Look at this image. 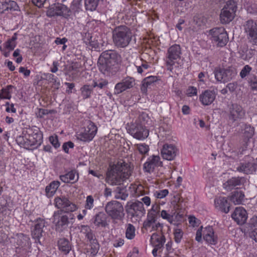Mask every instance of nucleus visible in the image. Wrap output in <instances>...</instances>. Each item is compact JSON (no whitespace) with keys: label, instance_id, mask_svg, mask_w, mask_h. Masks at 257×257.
Instances as JSON below:
<instances>
[{"label":"nucleus","instance_id":"f257e3e1","mask_svg":"<svg viewBox=\"0 0 257 257\" xmlns=\"http://www.w3.org/2000/svg\"><path fill=\"white\" fill-rule=\"evenodd\" d=\"M131 175L130 165L123 161L110 165L106 172V182L110 185H119Z\"/></svg>","mask_w":257,"mask_h":257},{"label":"nucleus","instance_id":"f03ea898","mask_svg":"<svg viewBox=\"0 0 257 257\" xmlns=\"http://www.w3.org/2000/svg\"><path fill=\"white\" fill-rule=\"evenodd\" d=\"M120 61V55L114 50H108L103 52L98 60V67L104 74L113 75L118 70V63Z\"/></svg>","mask_w":257,"mask_h":257},{"label":"nucleus","instance_id":"7ed1b4c3","mask_svg":"<svg viewBox=\"0 0 257 257\" xmlns=\"http://www.w3.org/2000/svg\"><path fill=\"white\" fill-rule=\"evenodd\" d=\"M133 33L128 27L120 25L114 27L112 31V38L114 45L117 48L127 47L131 42Z\"/></svg>","mask_w":257,"mask_h":257},{"label":"nucleus","instance_id":"20e7f679","mask_svg":"<svg viewBox=\"0 0 257 257\" xmlns=\"http://www.w3.org/2000/svg\"><path fill=\"white\" fill-rule=\"evenodd\" d=\"M104 209L113 223H116L124 219L125 213L121 203L116 200L110 201L106 203Z\"/></svg>","mask_w":257,"mask_h":257},{"label":"nucleus","instance_id":"39448f33","mask_svg":"<svg viewBox=\"0 0 257 257\" xmlns=\"http://www.w3.org/2000/svg\"><path fill=\"white\" fill-rule=\"evenodd\" d=\"M227 113V121L230 124L240 121L245 116V110L237 103H231L228 105Z\"/></svg>","mask_w":257,"mask_h":257},{"label":"nucleus","instance_id":"423d86ee","mask_svg":"<svg viewBox=\"0 0 257 257\" xmlns=\"http://www.w3.org/2000/svg\"><path fill=\"white\" fill-rule=\"evenodd\" d=\"M209 35L210 36V39L218 47L225 46L228 41V35L223 27H216L211 29Z\"/></svg>","mask_w":257,"mask_h":257},{"label":"nucleus","instance_id":"0eeeda50","mask_svg":"<svg viewBox=\"0 0 257 257\" xmlns=\"http://www.w3.org/2000/svg\"><path fill=\"white\" fill-rule=\"evenodd\" d=\"M237 10L236 3L233 0L228 1L221 11L220 22L222 24H228L234 18Z\"/></svg>","mask_w":257,"mask_h":257},{"label":"nucleus","instance_id":"6e6552de","mask_svg":"<svg viewBox=\"0 0 257 257\" xmlns=\"http://www.w3.org/2000/svg\"><path fill=\"white\" fill-rule=\"evenodd\" d=\"M97 132V127L94 123L89 121L86 127L76 133V137L78 140L80 141L89 142L94 138Z\"/></svg>","mask_w":257,"mask_h":257},{"label":"nucleus","instance_id":"1a4fd4ad","mask_svg":"<svg viewBox=\"0 0 257 257\" xmlns=\"http://www.w3.org/2000/svg\"><path fill=\"white\" fill-rule=\"evenodd\" d=\"M70 9L61 3H55L50 6L46 12L48 17L60 16L67 19L70 17Z\"/></svg>","mask_w":257,"mask_h":257},{"label":"nucleus","instance_id":"9d476101","mask_svg":"<svg viewBox=\"0 0 257 257\" xmlns=\"http://www.w3.org/2000/svg\"><path fill=\"white\" fill-rule=\"evenodd\" d=\"M181 53V47L179 45L174 44L168 48L166 59V64L168 70L172 71L175 61L180 58Z\"/></svg>","mask_w":257,"mask_h":257},{"label":"nucleus","instance_id":"9b49d317","mask_svg":"<svg viewBox=\"0 0 257 257\" xmlns=\"http://www.w3.org/2000/svg\"><path fill=\"white\" fill-rule=\"evenodd\" d=\"M127 215L131 218H140L146 213L143 203L140 201L128 202L125 206Z\"/></svg>","mask_w":257,"mask_h":257},{"label":"nucleus","instance_id":"f8f14e48","mask_svg":"<svg viewBox=\"0 0 257 257\" xmlns=\"http://www.w3.org/2000/svg\"><path fill=\"white\" fill-rule=\"evenodd\" d=\"M26 135L30 141L31 147L37 148L43 142V134L40 128L36 126H33L27 128Z\"/></svg>","mask_w":257,"mask_h":257},{"label":"nucleus","instance_id":"ddd939ff","mask_svg":"<svg viewBox=\"0 0 257 257\" xmlns=\"http://www.w3.org/2000/svg\"><path fill=\"white\" fill-rule=\"evenodd\" d=\"M127 130L134 138L140 140H144L149 135V131L145 126L135 122L128 125Z\"/></svg>","mask_w":257,"mask_h":257},{"label":"nucleus","instance_id":"4468645a","mask_svg":"<svg viewBox=\"0 0 257 257\" xmlns=\"http://www.w3.org/2000/svg\"><path fill=\"white\" fill-rule=\"evenodd\" d=\"M216 80L219 82L225 83L233 79L237 74L236 69L228 67L226 69H216L214 70Z\"/></svg>","mask_w":257,"mask_h":257},{"label":"nucleus","instance_id":"2eb2a0df","mask_svg":"<svg viewBox=\"0 0 257 257\" xmlns=\"http://www.w3.org/2000/svg\"><path fill=\"white\" fill-rule=\"evenodd\" d=\"M34 223L31 228V236L35 243L41 244L40 239L45 233L43 229L46 226V222L44 219L39 217L34 221Z\"/></svg>","mask_w":257,"mask_h":257},{"label":"nucleus","instance_id":"dca6fc26","mask_svg":"<svg viewBox=\"0 0 257 257\" xmlns=\"http://www.w3.org/2000/svg\"><path fill=\"white\" fill-rule=\"evenodd\" d=\"M257 169V164L251 157H246L236 167V171L246 175L253 174Z\"/></svg>","mask_w":257,"mask_h":257},{"label":"nucleus","instance_id":"f3484780","mask_svg":"<svg viewBox=\"0 0 257 257\" xmlns=\"http://www.w3.org/2000/svg\"><path fill=\"white\" fill-rule=\"evenodd\" d=\"M54 204L56 207L64 210L65 212H74L78 209L77 205L71 202L65 196L56 197L54 199Z\"/></svg>","mask_w":257,"mask_h":257},{"label":"nucleus","instance_id":"a211bd4d","mask_svg":"<svg viewBox=\"0 0 257 257\" xmlns=\"http://www.w3.org/2000/svg\"><path fill=\"white\" fill-rule=\"evenodd\" d=\"M243 27L249 42L257 46V23L249 20L245 22Z\"/></svg>","mask_w":257,"mask_h":257},{"label":"nucleus","instance_id":"6ab92c4d","mask_svg":"<svg viewBox=\"0 0 257 257\" xmlns=\"http://www.w3.org/2000/svg\"><path fill=\"white\" fill-rule=\"evenodd\" d=\"M246 183V179L244 177H232L223 183V188L227 191H231L234 189H238L243 187Z\"/></svg>","mask_w":257,"mask_h":257},{"label":"nucleus","instance_id":"aec40b11","mask_svg":"<svg viewBox=\"0 0 257 257\" xmlns=\"http://www.w3.org/2000/svg\"><path fill=\"white\" fill-rule=\"evenodd\" d=\"M53 222L55 230L59 232L66 229L69 223V218L66 214H62L60 211H55L53 215Z\"/></svg>","mask_w":257,"mask_h":257},{"label":"nucleus","instance_id":"412c9836","mask_svg":"<svg viewBox=\"0 0 257 257\" xmlns=\"http://www.w3.org/2000/svg\"><path fill=\"white\" fill-rule=\"evenodd\" d=\"M163 166V162L161 161L159 155H153L148 158L146 162L143 165L145 172L151 173L159 167Z\"/></svg>","mask_w":257,"mask_h":257},{"label":"nucleus","instance_id":"4be33fe9","mask_svg":"<svg viewBox=\"0 0 257 257\" xmlns=\"http://www.w3.org/2000/svg\"><path fill=\"white\" fill-rule=\"evenodd\" d=\"M179 153L178 148L174 145L165 144L161 150V154L163 159L168 160H174Z\"/></svg>","mask_w":257,"mask_h":257},{"label":"nucleus","instance_id":"5701e85b","mask_svg":"<svg viewBox=\"0 0 257 257\" xmlns=\"http://www.w3.org/2000/svg\"><path fill=\"white\" fill-rule=\"evenodd\" d=\"M134 85L135 79L131 77H126L115 84L114 94H120L127 89L132 88Z\"/></svg>","mask_w":257,"mask_h":257},{"label":"nucleus","instance_id":"b1692460","mask_svg":"<svg viewBox=\"0 0 257 257\" xmlns=\"http://www.w3.org/2000/svg\"><path fill=\"white\" fill-rule=\"evenodd\" d=\"M202 235L203 239L207 243L215 245L218 242V237L214 234L213 227L208 226L204 228H202Z\"/></svg>","mask_w":257,"mask_h":257},{"label":"nucleus","instance_id":"393cba45","mask_svg":"<svg viewBox=\"0 0 257 257\" xmlns=\"http://www.w3.org/2000/svg\"><path fill=\"white\" fill-rule=\"evenodd\" d=\"M216 98V93L214 90L209 89L203 91L199 95V101L205 106L212 104Z\"/></svg>","mask_w":257,"mask_h":257},{"label":"nucleus","instance_id":"a878e982","mask_svg":"<svg viewBox=\"0 0 257 257\" xmlns=\"http://www.w3.org/2000/svg\"><path fill=\"white\" fill-rule=\"evenodd\" d=\"M232 219L240 225L243 224L246 221L247 216L246 210L243 207H236L231 215Z\"/></svg>","mask_w":257,"mask_h":257},{"label":"nucleus","instance_id":"bb28decb","mask_svg":"<svg viewBox=\"0 0 257 257\" xmlns=\"http://www.w3.org/2000/svg\"><path fill=\"white\" fill-rule=\"evenodd\" d=\"M107 219V215L103 212L100 211L93 217L91 221L97 227L105 228L108 225Z\"/></svg>","mask_w":257,"mask_h":257},{"label":"nucleus","instance_id":"cd10ccee","mask_svg":"<svg viewBox=\"0 0 257 257\" xmlns=\"http://www.w3.org/2000/svg\"><path fill=\"white\" fill-rule=\"evenodd\" d=\"M214 205L215 208L225 213L229 211V203L225 197L219 196L214 199Z\"/></svg>","mask_w":257,"mask_h":257},{"label":"nucleus","instance_id":"c85d7f7f","mask_svg":"<svg viewBox=\"0 0 257 257\" xmlns=\"http://www.w3.org/2000/svg\"><path fill=\"white\" fill-rule=\"evenodd\" d=\"M60 179L65 183H74L78 181L79 175L77 171L74 169L72 170L64 175L59 176Z\"/></svg>","mask_w":257,"mask_h":257},{"label":"nucleus","instance_id":"c756f323","mask_svg":"<svg viewBox=\"0 0 257 257\" xmlns=\"http://www.w3.org/2000/svg\"><path fill=\"white\" fill-rule=\"evenodd\" d=\"M166 241V238L164 235L160 236L156 233H154L151 237L150 242L151 245L156 249H161L163 247Z\"/></svg>","mask_w":257,"mask_h":257},{"label":"nucleus","instance_id":"7c9ffc66","mask_svg":"<svg viewBox=\"0 0 257 257\" xmlns=\"http://www.w3.org/2000/svg\"><path fill=\"white\" fill-rule=\"evenodd\" d=\"M161 216L162 218L167 220L170 223L175 225H178L179 224L177 219L178 218L182 217V215H180L179 213L176 214L174 213L173 214H170L165 210L161 211Z\"/></svg>","mask_w":257,"mask_h":257},{"label":"nucleus","instance_id":"2f4dec72","mask_svg":"<svg viewBox=\"0 0 257 257\" xmlns=\"http://www.w3.org/2000/svg\"><path fill=\"white\" fill-rule=\"evenodd\" d=\"M60 185L58 181H53L45 188V195L48 198L53 197Z\"/></svg>","mask_w":257,"mask_h":257},{"label":"nucleus","instance_id":"473e14b6","mask_svg":"<svg viewBox=\"0 0 257 257\" xmlns=\"http://www.w3.org/2000/svg\"><path fill=\"white\" fill-rule=\"evenodd\" d=\"M18 8L19 7L16 2L10 0L2 3L0 7V13L4 14L9 11H17Z\"/></svg>","mask_w":257,"mask_h":257},{"label":"nucleus","instance_id":"72a5a7b5","mask_svg":"<svg viewBox=\"0 0 257 257\" xmlns=\"http://www.w3.org/2000/svg\"><path fill=\"white\" fill-rule=\"evenodd\" d=\"M254 49H248L246 46L240 47L238 53L239 57L246 61L249 60L254 55Z\"/></svg>","mask_w":257,"mask_h":257},{"label":"nucleus","instance_id":"f704fd0d","mask_svg":"<svg viewBox=\"0 0 257 257\" xmlns=\"http://www.w3.org/2000/svg\"><path fill=\"white\" fill-rule=\"evenodd\" d=\"M59 249L64 254H68L71 249V246L69 240L66 238H60L58 241Z\"/></svg>","mask_w":257,"mask_h":257},{"label":"nucleus","instance_id":"c9c22d12","mask_svg":"<svg viewBox=\"0 0 257 257\" xmlns=\"http://www.w3.org/2000/svg\"><path fill=\"white\" fill-rule=\"evenodd\" d=\"M230 200L235 205L242 204L245 200V195L241 191H235L230 196Z\"/></svg>","mask_w":257,"mask_h":257},{"label":"nucleus","instance_id":"e433bc0d","mask_svg":"<svg viewBox=\"0 0 257 257\" xmlns=\"http://www.w3.org/2000/svg\"><path fill=\"white\" fill-rule=\"evenodd\" d=\"M114 194V198L117 199H120L122 200H125L128 197V193L127 192L125 187H117L113 191Z\"/></svg>","mask_w":257,"mask_h":257},{"label":"nucleus","instance_id":"4c0bfd02","mask_svg":"<svg viewBox=\"0 0 257 257\" xmlns=\"http://www.w3.org/2000/svg\"><path fill=\"white\" fill-rule=\"evenodd\" d=\"M158 80V77L155 76H150L145 78L142 81V90L145 91L147 88L150 87Z\"/></svg>","mask_w":257,"mask_h":257},{"label":"nucleus","instance_id":"58836bf2","mask_svg":"<svg viewBox=\"0 0 257 257\" xmlns=\"http://www.w3.org/2000/svg\"><path fill=\"white\" fill-rule=\"evenodd\" d=\"M44 75L45 76V79L52 84L54 88L58 89L59 88L61 83L59 79L57 76L49 73H44Z\"/></svg>","mask_w":257,"mask_h":257},{"label":"nucleus","instance_id":"ea45409f","mask_svg":"<svg viewBox=\"0 0 257 257\" xmlns=\"http://www.w3.org/2000/svg\"><path fill=\"white\" fill-rule=\"evenodd\" d=\"M98 199V196L95 194L94 195H89L86 196L84 203V208L91 210L94 207L95 201Z\"/></svg>","mask_w":257,"mask_h":257},{"label":"nucleus","instance_id":"a19ab883","mask_svg":"<svg viewBox=\"0 0 257 257\" xmlns=\"http://www.w3.org/2000/svg\"><path fill=\"white\" fill-rule=\"evenodd\" d=\"M16 142L17 144L21 146L26 149H29L31 147L30 145V141L26 135V137L22 136H19L17 137Z\"/></svg>","mask_w":257,"mask_h":257},{"label":"nucleus","instance_id":"79ce46f5","mask_svg":"<svg viewBox=\"0 0 257 257\" xmlns=\"http://www.w3.org/2000/svg\"><path fill=\"white\" fill-rule=\"evenodd\" d=\"M80 91L82 97L84 99H85L91 97L93 89L91 86L86 84L80 88Z\"/></svg>","mask_w":257,"mask_h":257},{"label":"nucleus","instance_id":"37998d69","mask_svg":"<svg viewBox=\"0 0 257 257\" xmlns=\"http://www.w3.org/2000/svg\"><path fill=\"white\" fill-rule=\"evenodd\" d=\"M14 87L12 85H9L6 87L2 89L0 92V98L2 99H10L12 97L11 90Z\"/></svg>","mask_w":257,"mask_h":257},{"label":"nucleus","instance_id":"c03bdc74","mask_svg":"<svg viewBox=\"0 0 257 257\" xmlns=\"http://www.w3.org/2000/svg\"><path fill=\"white\" fill-rule=\"evenodd\" d=\"M100 0H85V7L86 10L93 11L98 5Z\"/></svg>","mask_w":257,"mask_h":257},{"label":"nucleus","instance_id":"a18cd8bd","mask_svg":"<svg viewBox=\"0 0 257 257\" xmlns=\"http://www.w3.org/2000/svg\"><path fill=\"white\" fill-rule=\"evenodd\" d=\"M17 38V34L15 33L12 38L8 39L5 43V47L9 50H13L16 46Z\"/></svg>","mask_w":257,"mask_h":257},{"label":"nucleus","instance_id":"49530a36","mask_svg":"<svg viewBox=\"0 0 257 257\" xmlns=\"http://www.w3.org/2000/svg\"><path fill=\"white\" fill-rule=\"evenodd\" d=\"M135 231V227L131 223L127 224L126 226L125 237L128 239H134L136 235Z\"/></svg>","mask_w":257,"mask_h":257},{"label":"nucleus","instance_id":"de8ad7c7","mask_svg":"<svg viewBox=\"0 0 257 257\" xmlns=\"http://www.w3.org/2000/svg\"><path fill=\"white\" fill-rule=\"evenodd\" d=\"M56 111L54 109L48 110L43 108H37L35 114L37 118H42L46 115L48 114H53L55 113Z\"/></svg>","mask_w":257,"mask_h":257},{"label":"nucleus","instance_id":"09e8293b","mask_svg":"<svg viewBox=\"0 0 257 257\" xmlns=\"http://www.w3.org/2000/svg\"><path fill=\"white\" fill-rule=\"evenodd\" d=\"M135 147L142 155L148 154L150 150L149 146L145 143L136 144Z\"/></svg>","mask_w":257,"mask_h":257},{"label":"nucleus","instance_id":"8fccbe9b","mask_svg":"<svg viewBox=\"0 0 257 257\" xmlns=\"http://www.w3.org/2000/svg\"><path fill=\"white\" fill-rule=\"evenodd\" d=\"M243 130V133L246 138H251L254 134V127L250 124H244Z\"/></svg>","mask_w":257,"mask_h":257},{"label":"nucleus","instance_id":"3c124183","mask_svg":"<svg viewBox=\"0 0 257 257\" xmlns=\"http://www.w3.org/2000/svg\"><path fill=\"white\" fill-rule=\"evenodd\" d=\"M174 235L175 241L179 243L181 242L183 235V231L180 228H175L174 229Z\"/></svg>","mask_w":257,"mask_h":257},{"label":"nucleus","instance_id":"603ef678","mask_svg":"<svg viewBox=\"0 0 257 257\" xmlns=\"http://www.w3.org/2000/svg\"><path fill=\"white\" fill-rule=\"evenodd\" d=\"M80 67V64L77 62H73L69 65L65 66V70L67 73H70L72 71H77Z\"/></svg>","mask_w":257,"mask_h":257},{"label":"nucleus","instance_id":"864d4df0","mask_svg":"<svg viewBox=\"0 0 257 257\" xmlns=\"http://www.w3.org/2000/svg\"><path fill=\"white\" fill-rule=\"evenodd\" d=\"M252 68L248 65H245L240 72L239 75L241 78H244L247 76L251 71Z\"/></svg>","mask_w":257,"mask_h":257},{"label":"nucleus","instance_id":"5fc2aeb1","mask_svg":"<svg viewBox=\"0 0 257 257\" xmlns=\"http://www.w3.org/2000/svg\"><path fill=\"white\" fill-rule=\"evenodd\" d=\"M148 118V115L146 113L143 112L139 114L135 122L143 124L144 126H145L146 122L147 121Z\"/></svg>","mask_w":257,"mask_h":257},{"label":"nucleus","instance_id":"6e6d98bb","mask_svg":"<svg viewBox=\"0 0 257 257\" xmlns=\"http://www.w3.org/2000/svg\"><path fill=\"white\" fill-rule=\"evenodd\" d=\"M90 246L91 253L93 255H96L99 249V244L97 240H94V241L90 242Z\"/></svg>","mask_w":257,"mask_h":257},{"label":"nucleus","instance_id":"4d7b16f0","mask_svg":"<svg viewBox=\"0 0 257 257\" xmlns=\"http://www.w3.org/2000/svg\"><path fill=\"white\" fill-rule=\"evenodd\" d=\"M248 82L251 89L253 90H257V76L255 75L250 76Z\"/></svg>","mask_w":257,"mask_h":257},{"label":"nucleus","instance_id":"13d9d810","mask_svg":"<svg viewBox=\"0 0 257 257\" xmlns=\"http://www.w3.org/2000/svg\"><path fill=\"white\" fill-rule=\"evenodd\" d=\"M92 37L90 33H85V36L83 38L84 42L86 45H89L92 47H95V42L92 41Z\"/></svg>","mask_w":257,"mask_h":257},{"label":"nucleus","instance_id":"bf43d9fd","mask_svg":"<svg viewBox=\"0 0 257 257\" xmlns=\"http://www.w3.org/2000/svg\"><path fill=\"white\" fill-rule=\"evenodd\" d=\"M169 193L168 189H163L159 191H156L154 193V196L159 199H162L165 197Z\"/></svg>","mask_w":257,"mask_h":257},{"label":"nucleus","instance_id":"052dcab7","mask_svg":"<svg viewBox=\"0 0 257 257\" xmlns=\"http://www.w3.org/2000/svg\"><path fill=\"white\" fill-rule=\"evenodd\" d=\"M186 95L188 97H192L197 95V89L192 86H189L186 90Z\"/></svg>","mask_w":257,"mask_h":257},{"label":"nucleus","instance_id":"680f3d73","mask_svg":"<svg viewBox=\"0 0 257 257\" xmlns=\"http://www.w3.org/2000/svg\"><path fill=\"white\" fill-rule=\"evenodd\" d=\"M82 0H73L72 3V9L78 12L81 9Z\"/></svg>","mask_w":257,"mask_h":257},{"label":"nucleus","instance_id":"e2e57ef3","mask_svg":"<svg viewBox=\"0 0 257 257\" xmlns=\"http://www.w3.org/2000/svg\"><path fill=\"white\" fill-rule=\"evenodd\" d=\"M49 141H50L51 144L53 146V147L55 149H57L60 147V144L59 142L57 136H50L49 137Z\"/></svg>","mask_w":257,"mask_h":257},{"label":"nucleus","instance_id":"0e129e2a","mask_svg":"<svg viewBox=\"0 0 257 257\" xmlns=\"http://www.w3.org/2000/svg\"><path fill=\"white\" fill-rule=\"evenodd\" d=\"M74 147V144L71 141L64 143L62 145V149L66 153H69V149H72Z\"/></svg>","mask_w":257,"mask_h":257},{"label":"nucleus","instance_id":"69168bd1","mask_svg":"<svg viewBox=\"0 0 257 257\" xmlns=\"http://www.w3.org/2000/svg\"><path fill=\"white\" fill-rule=\"evenodd\" d=\"M136 67L137 69V72L140 74H142L143 72V69H148L149 65L146 61H145L143 62L140 66H136Z\"/></svg>","mask_w":257,"mask_h":257},{"label":"nucleus","instance_id":"338daca9","mask_svg":"<svg viewBox=\"0 0 257 257\" xmlns=\"http://www.w3.org/2000/svg\"><path fill=\"white\" fill-rule=\"evenodd\" d=\"M248 13L252 14H257V4H253L247 8Z\"/></svg>","mask_w":257,"mask_h":257},{"label":"nucleus","instance_id":"774afa93","mask_svg":"<svg viewBox=\"0 0 257 257\" xmlns=\"http://www.w3.org/2000/svg\"><path fill=\"white\" fill-rule=\"evenodd\" d=\"M153 224L151 221L146 220L144 221L142 229H144L147 231L149 230H150L152 229Z\"/></svg>","mask_w":257,"mask_h":257}]
</instances>
